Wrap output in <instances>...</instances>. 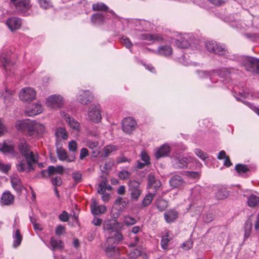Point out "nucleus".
<instances>
[{
	"label": "nucleus",
	"instance_id": "obj_1",
	"mask_svg": "<svg viewBox=\"0 0 259 259\" xmlns=\"http://www.w3.org/2000/svg\"><path fill=\"white\" fill-rule=\"evenodd\" d=\"M18 149L21 154L25 158L24 160L19 161L16 165L17 170L20 172H30L34 169V165L38 162V155L35 154L30 150V146L24 139L19 140Z\"/></svg>",
	"mask_w": 259,
	"mask_h": 259
},
{
	"label": "nucleus",
	"instance_id": "obj_2",
	"mask_svg": "<svg viewBox=\"0 0 259 259\" xmlns=\"http://www.w3.org/2000/svg\"><path fill=\"white\" fill-rule=\"evenodd\" d=\"M123 239V236L120 232H115L112 236L106 237L103 248L107 256L112 257L115 255L118 251L117 245Z\"/></svg>",
	"mask_w": 259,
	"mask_h": 259
},
{
	"label": "nucleus",
	"instance_id": "obj_3",
	"mask_svg": "<svg viewBox=\"0 0 259 259\" xmlns=\"http://www.w3.org/2000/svg\"><path fill=\"white\" fill-rule=\"evenodd\" d=\"M1 60L3 67L7 72H11L14 69L16 60L12 56V54L10 50H5V52L1 55Z\"/></svg>",
	"mask_w": 259,
	"mask_h": 259
},
{
	"label": "nucleus",
	"instance_id": "obj_4",
	"mask_svg": "<svg viewBox=\"0 0 259 259\" xmlns=\"http://www.w3.org/2000/svg\"><path fill=\"white\" fill-rule=\"evenodd\" d=\"M31 128L29 130L27 136L32 137L34 138H40L42 137L45 132V126L35 121H32L31 123Z\"/></svg>",
	"mask_w": 259,
	"mask_h": 259
},
{
	"label": "nucleus",
	"instance_id": "obj_5",
	"mask_svg": "<svg viewBox=\"0 0 259 259\" xmlns=\"http://www.w3.org/2000/svg\"><path fill=\"white\" fill-rule=\"evenodd\" d=\"M243 64L247 71L259 74V59L247 57L244 60Z\"/></svg>",
	"mask_w": 259,
	"mask_h": 259
},
{
	"label": "nucleus",
	"instance_id": "obj_6",
	"mask_svg": "<svg viewBox=\"0 0 259 259\" xmlns=\"http://www.w3.org/2000/svg\"><path fill=\"white\" fill-rule=\"evenodd\" d=\"M36 96L35 91L31 88H24L19 93V98L23 101H31Z\"/></svg>",
	"mask_w": 259,
	"mask_h": 259
},
{
	"label": "nucleus",
	"instance_id": "obj_7",
	"mask_svg": "<svg viewBox=\"0 0 259 259\" xmlns=\"http://www.w3.org/2000/svg\"><path fill=\"white\" fill-rule=\"evenodd\" d=\"M56 154L58 159L62 161H66L68 162H72L74 161L76 159L75 154H68L66 150L62 147H57Z\"/></svg>",
	"mask_w": 259,
	"mask_h": 259
},
{
	"label": "nucleus",
	"instance_id": "obj_8",
	"mask_svg": "<svg viewBox=\"0 0 259 259\" xmlns=\"http://www.w3.org/2000/svg\"><path fill=\"white\" fill-rule=\"evenodd\" d=\"M137 125L136 120L132 117L125 118L122 122V129L124 133L130 134Z\"/></svg>",
	"mask_w": 259,
	"mask_h": 259
},
{
	"label": "nucleus",
	"instance_id": "obj_9",
	"mask_svg": "<svg viewBox=\"0 0 259 259\" xmlns=\"http://www.w3.org/2000/svg\"><path fill=\"white\" fill-rule=\"evenodd\" d=\"M139 183L136 181H131L129 184L132 200H137L141 195L142 190L140 187Z\"/></svg>",
	"mask_w": 259,
	"mask_h": 259
},
{
	"label": "nucleus",
	"instance_id": "obj_10",
	"mask_svg": "<svg viewBox=\"0 0 259 259\" xmlns=\"http://www.w3.org/2000/svg\"><path fill=\"white\" fill-rule=\"evenodd\" d=\"M46 103L48 107L53 108H60L63 105V99L60 95H52L47 99Z\"/></svg>",
	"mask_w": 259,
	"mask_h": 259
},
{
	"label": "nucleus",
	"instance_id": "obj_11",
	"mask_svg": "<svg viewBox=\"0 0 259 259\" xmlns=\"http://www.w3.org/2000/svg\"><path fill=\"white\" fill-rule=\"evenodd\" d=\"M32 120H17L15 124L16 129L27 136L29 130L31 127Z\"/></svg>",
	"mask_w": 259,
	"mask_h": 259
},
{
	"label": "nucleus",
	"instance_id": "obj_12",
	"mask_svg": "<svg viewBox=\"0 0 259 259\" xmlns=\"http://www.w3.org/2000/svg\"><path fill=\"white\" fill-rule=\"evenodd\" d=\"M90 208L92 213L94 215H98L104 213L106 210V207L105 205H98V202L95 198L92 199Z\"/></svg>",
	"mask_w": 259,
	"mask_h": 259
},
{
	"label": "nucleus",
	"instance_id": "obj_13",
	"mask_svg": "<svg viewBox=\"0 0 259 259\" xmlns=\"http://www.w3.org/2000/svg\"><path fill=\"white\" fill-rule=\"evenodd\" d=\"M10 182L13 188L19 194L22 193L24 188L21 179L17 175H13L10 177Z\"/></svg>",
	"mask_w": 259,
	"mask_h": 259
},
{
	"label": "nucleus",
	"instance_id": "obj_14",
	"mask_svg": "<svg viewBox=\"0 0 259 259\" xmlns=\"http://www.w3.org/2000/svg\"><path fill=\"white\" fill-rule=\"evenodd\" d=\"M61 115L64 118L66 122L68 123L70 128L75 131H79L80 125L76 120L71 117L68 113H65L64 111L61 112Z\"/></svg>",
	"mask_w": 259,
	"mask_h": 259
},
{
	"label": "nucleus",
	"instance_id": "obj_15",
	"mask_svg": "<svg viewBox=\"0 0 259 259\" xmlns=\"http://www.w3.org/2000/svg\"><path fill=\"white\" fill-rule=\"evenodd\" d=\"M6 24L11 30L14 31L20 28L21 20L19 18L13 17L7 20Z\"/></svg>",
	"mask_w": 259,
	"mask_h": 259
},
{
	"label": "nucleus",
	"instance_id": "obj_16",
	"mask_svg": "<svg viewBox=\"0 0 259 259\" xmlns=\"http://www.w3.org/2000/svg\"><path fill=\"white\" fill-rule=\"evenodd\" d=\"M89 117L91 120L98 122L101 119V114L98 108L92 105L89 112Z\"/></svg>",
	"mask_w": 259,
	"mask_h": 259
},
{
	"label": "nucleus",
	"instance_id": "obj_17",
	"mask_svg": "<svg viewBox=\"0 0 259 259\" xmlns=\"http://www.w3.org/2000/svg\"><path fill=\"white\" fill-rule=\"evenodd\" d=\"M15 6L16 9L22 13L28 11L31 7L29 0H21L15 3Z\"/></svg>",
	"mask_w": 259,
	"mask_h": 259
},
{
	"label": "nucleus",
	"instance_id": "obj_18",
	"mask_svg": "<svg viewBox=\"0 0 259 259\" xmlns=\"http://www.w3.org/2000/svg\"><path fill=\"white\" fill-rule=\"evenodd\" d=\"M43 111L41 105L38 103L32 104L29 108H27L25 112L27 116H33L40 114Z\"/></svg>",
	"mask_w": 259,
	"mask_h": 259
},
{
	"label": "nucleus",
	"instance_id": "obj_19",
	"mask_svg": "<svg viewBox=\"0 0 259 259\" xmlns=\"http://www.w3.org/2000/svg\"><path fill=\"white\" fill-rule=\"evenodd\" d=\"M179 212L175 209H170L164 213L163 216L165 221L167 223L175 221L178 217Z\"/></svg>",
	"mask_w": 259,
	"mask_h": 259
},
{
	"label": "nucleus",
	"instance_id": "obj_20",
	"mask_svg": "<svg viewBox=\"0 0 259 259\" xmlns=\"http://www.w3.org/2000/svg\"><path fill=\"white\" fill-rule=\"evenodd\" d=\"M94 99V96L89 91L82 92L78 97V100L80 103L84 105L88 104L92 102Z\"/></svg>",
	"mask_w": 259,
	"mask_h": 259
},
{
	"label": "nucleus",
	"instance_id": "obj_21",
	"mask_svg": "<svg viewBox=\"0 0 259 259\" xmlns=\"http://www.w3.org/2000/svg\"><path fill=\"white\" fill-rule=\"evenodd\" d=\"M15 197L10 191H5L1 197V203L4 205H10L13 204Z\"/></svg>",
	"mask_w": 259,
	"mask_h": 259
},
{
	"label": "nucleus",
	"instance_id": "obj_22",
	"mask_svg": "<svg viewBox=\"0 0 259 259\" xmlns=\"http://www.w3.org/2000/svg\"><path fill=\"white\" fill-rule=\"evenodd\" d=\"M170 152V147L168 145H163L155 153V156L156 159H159L162 157L167 156Z\"/></svg>",
	"mask_w": 259,
	"mask_h": 259
},
{
	"label": "nucleus",
	"instance_id": "obj_23",
	"mask_svg": "<svg viewBox=\"0 0 259 259\" xmlns=\"http://www.w3.org/2000/svg\"><path fill=\"white\" fill-rule=\"evenodd\" d=\"M115 225L112 223L111 221H108L105 222L103 224V230L106 232L107 237L112 236L115 232H119L117 231L114 230Z\"/></svg>",
	"mask_w": 259,
	"mask_h": 259
},
{
	"label": "nucleus",
	"instance_id": "obj_24",
	"mask_svg": "<svg viewBox=\"0 0 259 259\" xmlns=\"http://www.w3.org/2000/svg\"><path fill=\"white\" fill-rule=\"evenodd\" d=\"M50 244L52 250H61L64 248V243L61 240L52 237L50 240Z\"/></svg>",
	"mask_w": 259,
	"mask_h": 259
},
{
	"label": "nucleus",
	"instance_id": "obj_25",
	"mask_svg": "<svg viewBox=\"0 0 259 259\" xmlns=\"http://www.w3.org/2000/svg\"><path fill=\"white\" fill-rule=\"evenodd\" d=\"M172 164L176 168H183L187 166V159L185 157L175 158L172 161Z\"/></svg>",
	"mask_w": 259,
	"mask_h": 259
},
{
	"label": "nucleus",
	"instance_id": "obj_26",
	"mask_svg": "<svg viewBox=\"0 0 259 259\" xmlns=\"http://www.w3.org/2000/svg\"><path fill=\"white\" fill-rule=\"evenodd\" d=\"M170 186L174 188H178L184 184L183 178L178 175L173 176L169 180Z\"/></svg>",
	"mask_w": 259,
	"mask_h": 259
},
{
	"label": "nucleus",
	"instance_id": "obj_27",
	"mask_svg": "<svg viewBox=\"0 0 259 259\" xmlns=\"http://www.w3.org/2000/svg\"><path fill=\"white\" fill-rule=\"evenodd\" d=\"M55 135L57 141L59 140H66L68 137V133L65 128L63 127H57L55 130Z\"/></svg>",
	"mask_w": 259,
	"mask_h": 259
},
{
	"label": "nucleus",
	"instance_id": "obj_28",
	"mask_svg": "<svg viewBox=\"0 0 259 259\" xmlns=\"http://www.w3.org/2000/svg\"><path fill=\"white\" fill-rule=\"evenodd\" d=\"M141 39L149 41L150 42H154L155 41H158L162 39V37L158 34H151L148 33H143L140 35Z\"/></svg>",
	"mask_w": 259,
	"mask_h": 259
},
{
	"label": "nucleus",
	"instance_id": "obj_29",
	"mask_svg": "<svg viewBox=\"0 0 259 259\" xmlns=\"http://www.w3.org/2000/svg\"><path fill=\"white\" fill-rule=\"evenodd\" d=\"M247 205L249 207L254 208L259 205V196L252 194L247 197Z\"/></svg>",
	"mask_w": 259,
	"mask_h": 259
},
{
	"label": "nucleus",
	"instance_id": "obj_30",
	"mask_svg": "<svg viewBox=\"0 0 259 259\" xmlns=\"http://www.w3.org/2000/svg\"><path fill=\"white\" fill-rule=\"evenodd\" d=\"M154 205L157 209L161 212L167 207L168 202L162 198H159L155 200Z\"/></svg>",
	"mask_w": 259,
	"mask_h": 259
},
{
	"label": "nucleus",
	"instance_id": "obj_31",
	"mask_svg": "<svg viewBox=\"0 0 259 259\" xmlns=\"http://www.w3.org/2000/svg\"><path fill=\"white\" fill-rule=\"evenodd\" d=\"M229 196V193L227 189L224 187H220L218 188L215 194V197L217 199L222 200L226 198Z\"/></svg>",
	"mask_w": 259,
	"mask_h": 259
},
{
	"label": "nucleus",
	"instance_id": "obj_32",
	"mask_svg": "<svg viewBox=\"0 0 259 259\" xmlns=\"http://www.w3.org/2000/svg\"><path fill=\"white\" fill-rule=\"evenodd\" d=\"M13 246L14 247L16 248L20 246L23 239V236L20 233L19 229H17L15 234L13 235Z\"/></svg>",
	"mask_w": 259,
	"mask_h": 259
},
{
	"label": "nucleus",
	"instance_id": "obj_33",
	"mask_svg": "<svg viewBox=\"0 0 259 259\" xmlns=\"http://www.w3.org/2000/svg\"><path fill=\"white\" fill-rule=\"evenodd\" d=\"M64 168L61 165H57L56 167L53 165L49 166V172L53 176L55 174L62 175L64 172Z\"/></svg>",
	"mask_w": 259,
	"mask_h": 259
},
{
	"label": "nucleus",
	"instance_id": "obj_34",
	"mask_svg": "<svg viewBox=\"0 0 259 259\" xmlns=\"http://www.w3.org/2000/svg\"><path fill=\"white\" fill-rule=\"evenodd\" d=\"M171 239L172 238L169 236L168 232H166L165 235L162 236L160 242L162 248L164 250L167 249L168 243Z\"/></svg>",
	"mask_w": 259,
	"mask_h": 259
},
{
	"label": "nucleus",
	"instance_id": "obj_35",
	"mask_svg": "<svg viewBox=\"0 0 259 259\" xmlns=\"http://www.w3.org/2000/svg\"><path fill=\"white\" fill-rule=\"evenodd\" d=\"M92 9L94 11H107L108 7L103 3H97L93 4Z\"/></svg>",
	"mask_w": 259,
	"mask_h": 259
},
{
	"label": "nucleus",
	"instance_id": "obj_36",
	"mask_svg": "<svg viewBox=\"0 0 259 259\" xmlns=\"http://www.w3.org/2000/svg\"><path fill=\"white\" fill-rule=\"evenodd\" d=\"M116 148L114 145H109L104 147L103 149L102 156L108 157L112 152L116 151Z\"/></svg>",
	"mask_w": 259,
	"mask_h": 259
},
{
	"label": "nucleus",
	"instance_id": "obj_37",
	"mask_svg": "<svg viewBox=\"0 0 259 259\" xmlns=\"http://www.w3.org/2000/svg\"><path fill=\"white\" fill-rule=\"evenodd\" d=\"M235 169L239 175L246 174L249 171V168L247 167V165L240 163L236 164L235 166Z\"/></svg>",
	"mask_w": 259,
	"mask_h": 259
},
{
	"label": "nucleus",
	"instance_id": "obj_38",
	"mask_svg": "<svg viewBox=\"0 0 259 259\" xmlns=\"http://www.w3.org/2000/svg\"><path fill=\"white\" fill-rule=\"evenodd\" d=\"M154 196L155 194L152 193H149L147 195H146L142 201V206L147 207L148 205H149L151 202L152 201Z\"/></svg>",
	"mask_w": 259,
	"mask_h": 259
},
{
	"label": "nucleus",
	"instance_id": "obj_39",
	"mask_svg": "<svg viewBox=\"0 0 259 259\" xmlns=\"http://www.w3.org/2000/svg\"><path fill=\"white\" fill-rule=\"evenodd\" d=\"M252 224L250 221H247L244 224V237L247 238L250 236Z\"/></svg>",
	"mask_w": 259,
	"mask_h": 259
},
{
	"label": "nucleus",
	"instance_id": "obj_40",
	"mask_svg": "<svg viewBox=\"0 0 259 259\" xmlns=\"http://www.w3.org/2000/svg\"><path fill=\"white\" fill-rule=\"evenodd\" d=\"M0 151L3 153H13L14 151V146L12 145H8L6 143H4L1 147H0Z\"/></svg>",
	"mask_w": 259,
	"mask_h": 259
},
{
	"label": "nucleus",
	"instance_id": "obj_41",
	"mask_svg": "<svg viewBox=\"0 0 259 259\" xmlns=\"http://www.w3.org/2000/svg\"><path fill=\"white\" fill-rule=\"evenodd\" d=\"M186 176L191 179L198 180L200 177L201 174L197 171H188L186 172Z\"/></svg>",
	"mask_w": 259,
	"mask_h": 259
},
{
	"label": "nucleus",
	"instance_id": "obj_42",
	"mask_svg": "<svg viewBox=\"0 0 259 259\" xmlns=\"http://www.w3.org/2000/svg\"><path fill=\"white\" fill-rule=\"evenodd\" d=\"M38 3L42 8L47 9L52 7L51 0H38Z\"/></svg>",
	"mask_w": 259,
	"mask_h": 259
},
{
	"label": "nucleus",
	"instance_id": "obj_43",
	"mask_svg": "<svg viewBox=\"0 0 259 259\" xmlns=\"http://www.w3.org/2000/svg\"><path fill=\"white\" fill-rule=\"evenodd\" d=\"M123 222L125 225L130 226L135 224L137 223V220L130 215H126L124 217Z\"/></svg>",
	"mask_w": 259,
	"mask_h": 259
},
{
	"label": "nucleus",
	"instance_id": "obj_44",
	"mask_svg": "<svg viewBox=\"0 0 259 259\" xmlns=\"http://www.w3.org/2000/svg\"><path fill=\"white\" fill-rule=\"evenodd\" d=\"M68 150L71 152L74 153L76 152L77 150V144L74 140L69 141L68 143Z\"/></svg>",
	"mask_w": 259,
	"mask_h": 259
},
{
	"label": "nucleus",
	"instance_id": "obj_45",
	"mask_svg": "<svg viewBox=\"0 0 259 259\" xmlns=\"http://www.w3.org/2000/svg\"><path fill=\"white\" fill-rule=\"evenodd\" d=\"M195 153L199 158L203 160L208 158V154L199 149H196L195 150Z\"/></svg>",
	"mask_w": 259,
	"mask_h": 259
},
{
	"label": "nucleus",
	"instance_id": "obj_46",
	"mask_svg": "<svg viewBox=\"0 0 259 259\" xmlns=\"http://www.w3.org/2000/svg\"><path fill=\"white\" fill-rule=\"evenodd\" d=\"M72 177L76 184L81 181L82 175L79 171H75L72 174Z\"/></svg>",
	"mask_w": 259,
	"mask_h": 259
},
{
	"label": "nucleus",
	"instance_id": "obj_47",
	"mask_svg": "<svg viewBox=\"0 0 259 259\" xmlns=\"http://www.w3.org/2000/svg\"><path fill=\"white\" fill-rule=\"evenodd\" d=\"M51 182L54 186H60L62 183V180L59 176L53 177L51 179Z\"/></svg>",
	"mask_w": 259,
	"mask_h": 259
},
{
	"label": "nucleus",
	"instance_id": "obj_48",
	"mask_svg": "<svg viewBox=\"0 0 259 259\" xmlns=\"http://www.w3.org/2000/svg\"><path fill=\"white\" fill-rule=\"evenodd\" d=\"M206 49H220L217 42L213 40H209L205 44ZM221 49H223L221 48Z\"/></svg>",
	"mask_w": 259,
	"mask_h": 259
},
{
	"label": "nucleus",
	"instance_id": "obj_49",
	"mask_svg": "<svg viewBox=\"0 0 259 259\" xmlns=\"http://www.w3.org/2000/svg\"><path fill=\"white\" fill-rule=\"evenodd\" d=\"M108 188L106 186V182L102 181L99 185V188L98 189V192L100 194H103Z\"/></svg>",
	"mask_w": 259,
	"mask_h": 259
},
{
	"label": "nucleus",
	"instance_id": "obj_50",
	"mask_svg": "<svg viewBox=\"0 0 259 259\" xmlns=\"http://www.w3.org/2000/svg\"><path fill=\"white\" fill-rule=\"evenodd\" d=\"M118 177L121 180H127L130 178L131 174L126 170H121L118 173Z\"/></svg>",
	"mask_w": 259,
	"mask_h": 259
},
{
	"label": "nucleus",
	"instance_id": "obj_51",
	"mask_svg": "<svg viewBox=\"0 0 259 259\" xmlns=\"http://www.w3.org/2000/svg\"><path fill=\"white\" fill-rule=\"evenodd\" d=\"M99 145V142L97 141H92L90 140H88L86 141L85 145L89 148L91 149H93L95 147H97Z\"/></svg>",
	"mask_w": 259,
	"mask_h": 259
},
{
	"label": "nucleus",
	"instance_id": "obj_52",
	"mask_svg": "<svg viewBox=\"0 0 259 259\" xmlns=\"http://www.w3.org/2000/svg\"><path fill=\"white\" fill-rule=\"evenodd\" d=\"M65 232V227L62 225L57 226L55 229V234L57 236H60Z\"/></svg>",
	"mask_w": 259,
	"mask_h": 259
},
{
	"label": "nucleus",
	"instance_id": "obj_53",
	"mask_svg": "<svg viewBox=\"0 0 259 259\" xmlns=\"http://www.w3.org/2000/svg\"><path fill=\"white\" fill-rule=\"evenodd\" d=\"M172 50H156L155 53L162 56H168L172 54Z\"/></svg>",
	"mask_w": 259,
	"mask_h": 259
},
{
	"label": "nucleus",
	"instance_id": "obj_54",
	"mask_svg": "<svg viewBox=\"0 0 259 259\" xmlns=\"http://www.w3.org/2000/svg\"><path fill=\"white\" fill-rule=\"evenodd\" d=\"M91 19L95 23L98 21H102L104 20V16L101 14H96L92 16Z\"/></svg>",
	"mask_w": 259,
	"mask_h": 259
},
{
	"label": "nucleus",
	"instance_id": "obj_55",
	"mask_svg": "<svg viewBox=\"0 0 259 259\" xmlns=\"http://www.w3.org/2000/svg\"><path fill=\"white\" fill-rule=\"evenodd\" d=\"M89 155V151L86 148L81 149L79 153V159L83 160L85 157Z\"/></svg>",
	"mask_w": 259,
	"mask_h": 259
},
{
	"label": "nucleus",
	"instance_id": "obj_56",
	"mask_svg": "<svg viewBox=\"0 0 259 259\" xmlns=\"http://www.w3.org/2000/svg\"><path fill=\"white\" fill-rule=\"evenodd\" d=\"M141 254V251L138 249H134L128 253L131 258H136Z\"/></svg>",
	"mask_w": 259,
	"mask_h": 259
},
{
	"label": "nucleus",
	"instance_id": "obj_57",
	"mask_svg": "<svg viewBox=\"0 0 259 259\" xmlns=\"http://www.w3.org/2000/svg\"><path fill=\"white\" fill-rule=\"evenodd\" d=\"M59 218L61 221L63 222H67L69 219L68 213L66 211H63L59 215Z\"/></svg>",
	"mask_w": 259,
	"mask_h": 259
},
{
	"label": "nucleus",
	"instance_id": "obj_58",
	"mask_svg": "<svg viewBox=\"0 0 259 259\" xmlns=\"http://www.w3.org/2000/svg\"><path fill=\"white\" fill-rule=\"evenodd\" d=\"M193 242L190 240L187 241L183 243L181 246V247L184 250H189L192 247Z\"/></svg>",
	"mask_w": 259,
	"mask_h": 259
},
{
	"label": "nucleus",
	"instance_id": "obj_59",
	"mask_svg": "<svg viewBox=\"0 0 259 259\" xmlns=\"http://www.w3.org/2000/svg\"><path fill=\"white\" fill-rule=\"evenodd\" d=\"M131 239H132V242L128 245V247H133L137 246L139 242V237L135 235L133 237H131Z\"/></svg>",
	"mask_w": 259,
	"mask_h": 259
},
{
	"label": "nucleus",
	"instance_id": "obj_60",
	"mask_svg": "<svg viewBox=\"0 0 259 259\" xmlns=\"http://www.w3.org/2000/svg\"><path fill=\"white\" fill-rule=\"evenodd\" d=\"M11 168V165L8 164H4L0 163V170L5 172L7 173Z\"/></svg>",
	"mask_w": 259,
	"mask_h": 259
},
{
	"label": "nucleus",
	"instance_id": "obj_61",
	"mask_svg": "<svg viewBox=\"0 0 259 259\" xmlns=\"http://www.w3.org/2000/svg\"><path fill=\"white\" fill-rule=\"evenodd\" d=\"M120 42L122 44L124 45L126 48H130L132 46L131 41L127 37H122L121 39Z\"/></svg>",
	"mask_w": 259,
	"mask_h": 259
},
{
	"label": "nucleus",
	"instance_id": "obj_62",
	"mask_svg": "<svg viewBox=\"0 0 259 259\" xmlns=\"http://www.w3.org/2000/svg\"><path fill=\"white\" fill-rule=\"evenodd\" d=\"M102 222V219L94 217L93 220L92 221V224L95 226L99 227L101 225Z\"/></svg>",
	"mask_w": 259,
	"mask_h": 259
},
{
	"label": "nucleus",
	"instance_id": "obj_63",
	"mask_svg": "<svg viewBox=\"0 0 259 259\" xmlns=\"http://www.w3.org/2000/svg\"><path fill=\"white\" fill-rule=\"evenodd\" d=\"M141 159L146 163H149V157L145 151H142L141 153Z\"/></svg>",
	"mask_w": 259,
	"mask_h": 259
},
{
	"label": "nucleus",
	"instance_id": "obj_64",
	"mask_svg": "<svg viewBox=\"0 0 259 259\" xmlns=\"http://www.w3.org/2000/svg\"><path fill=\"white\" fill-rule=\"evenodd\" d=\"M224 164L225 166H226L227 167H229L232 165V163L230 160V157L228 156H227L224 159Z\"/></svg>",
	"mask_w": 259,
	"mask_h": 259
}]
</instances>
